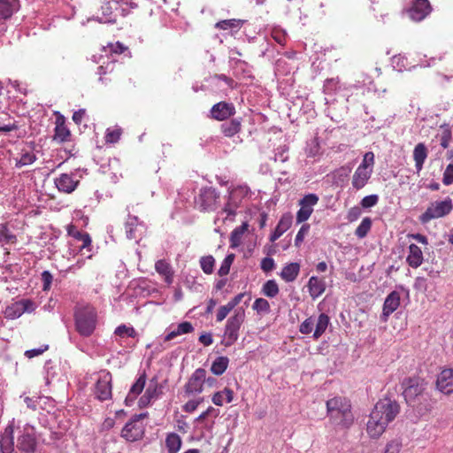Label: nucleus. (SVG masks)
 Masks as SVG:
<instances>
[{"label":"nucleus","mask_w":453,"mask_h":453,"mask_svg":"<svg viewBox=\"0 0 453 453\" xmlns=\"http://www.w3.org/2000/svg\"><path fill=\"white\" fill-rule=\"evenodd\" d=\"M400 411L399 404L389 398L380 400L374 406L367 422V433L372 438L380 437L388 424Z\"/></svg>","instance_id":"nucleus-1"},{"label":"nucleus","mask_w":453,"mask_h":453,"mask_svg":"<svg viewBox=\"0 0 453 453\" xmlns=\"http://www.w3.org/2000/svg\"><path fill=\"white\" fill-rule=\"evenodd\" d=\"M140 416H134L129 420L121 431V436L129 441L140 440L144 434V427L140 422Z\"/></svg>","instance_id":"nucleus-11"},{"label":"nucleus","mask_w":453,"mask_h":453,"mask_svg":"<svg viewBox=\"0 0 453 453\" xmlns=\"http://www.w3.org/2000/svg\"><path fill=\"white\" fill-rule=\"evenodd\" d=\"M42 289L47 291L50 288L53 276L49 271H43L42 273Z\"/></svg>","instance_id":"nucleus-62"},{"label":"nucleus","mask_w":453,"mask_h":453,"mask_svg":"<svg viewBox=\"0 0 453 453\" xmlns=\"http://www.w3.org/2000/svg\"><path fill=\"white\" fill-rule=\"evenodd\" d=\"M18 9V0H0V20L9 19Z\"/></svg>","instance_id":"nucleus-34"},{"label":"nucleus","mask_w":453,"mask_h":453,"mask_svg":"<svg viewBox=\"0 0 453 453\" xmlns=\"http://www.w3.org/2000/svg\"><path fill=\"white\" fill-rule=\"evenodd\" d=\"M211 113L212 118L223 120L234 113V107L232 104L220 102L212 106Z\"/></svg>","instance_id":"nucleus-24"},{"label":"nucleus","mask_w":453,"mask_h":453,"mask_svg":"<svg viewBox=\"0 0 453 453\" xmlns=\"http://www.w3.org/2000/svg\"><path fill=\"white\" fill-rule=\"evenodd\" d=\"M362 214V210L358 206L351 207L347 213L346 219L349 222H354L359 219Z\"/></svg>","instance_id":"nucleus-60"},{"label":"nucleus","mask_w":453,"mask_h":453,"mask_svg":"<svg viewBox=\"0 0 453 453\" xmlns=\"http://www.w3.org/2000/svg\"><path fill=\"white\" fill-rule=\"evenodd\" d=\"M162 394V386L159 384L157 377H153L145 389L144 394L140 397L139 406L143 408L149 406L153 401L157 400Z\"/></svg>","instance_id":"nucleus-14"},{"label":"nucleus","mask_w":453,"mask_h":453,"mask_svg":"<svg viewBox=\"0 0 453 453\" xmlns=\"http://www.w3.org/2000/svg\"><path fill=\"white\" fill-rule=\"evenodd\" d=\"M427 157V149L424 143H418L413 150V159L415 161V168L419 173Z\"/></svg>","instance_id":"nucleus-30"},{"label":"nucleus","mask_w":453,"mask_h":453,"mask_svg":"<svg viewBox=\"0 0 453 453\" xmlns=\"http://www.w3.org/2000/svg\"><path fill=\"white\" fill-rule=\"evenodd\" d=\"M120 130L119 129H107L105 134V142L108 143L117 142L120 138Z\"/></svg>","instance_id":"nucleus-58"},{"label":"nucleus","mask_w":453,"mask_h":453,"mask_svg":"<svg viewBox=\"0 0 453 453\" xmlns=\"http://www.w3.org/2000/svg\"><path fill=\"white\" fill-rule=\"evenodd\" d=\"M203 390V384L194 380L192 377L188 380L185 385V393L187 395L200 394Z\"/></svg>","instance_id":"nucleus-44"},{"label":"nucleus","mask_w":453,"mask_h":453,"mask_svg":"<svg viewBox=\"0 0 453 453\" xmlns=\"http://www.w3.org/2000/svg\"><path fill=\"white\" fill-rule=\"evenodd\" d=\"M327 416L330 422L342 429H347L353 424L354 417L349 400L342 397H334L326 401Z\"/></svg>","instance_id":"nucleus-4"},{"label":"nucleus","mask_w":453,"mask_h":453,"mask_svg":"<svg viewBox=\"0 0 453 453\" xmlns=\"http://www.w3.org/2000/svg\"><path fill=\"white\" fill-rule=\"evenodd\" d=\"M114 334L116 336L120 338H134L136 336V332L133 326H127L126 325H120L116 327Z\"/></svg>","instance_id":"nucleus-46"},{"label":"nucleus","mask_w":453,"mask_h":453,"mask_svg":"<svg viewBox=\"0 0 453 453\" xmlns=\"http://www.w3.org/2000/svg\"><path fill=\"white\" fill-rule=\"evenodd\" d=\"M182 444L181 438L175 433H170L165 438V446L168 453H178Z\"/></svg>","instance_id":"nucleus-36"},{"label":"nucleus","mask_w":453,"mask_h":453,"mask_svg":"<svg viewBox=\"0 0 453 453\" xmlns=\"http://www.w3.org/2000/svg\"><path fill=\"white\" fill-rule=\"evenodd\" d=\"M292 219L288 215H284L281 217L280 221L278 222L274 231L270 235V241L274 242L278 240L288 228L291 226Z\"/></svg>","instance_id":"nucleus-29"},{"label":"nucleus","mask_w":453,"mask_h":453,"mask_svg":"<svg viewBox=\"0 0 453 453\" xmlns=\"http://www.w3.org/2000/svg\"><path fill=\"white\" fill-rule=\"evenodd\" d=\"M67 233L70 236L73 237L75 240L81 242V243L78 246L81 255H86L84 250L90 251L91 247V238L87 233L81 232L75 226L69 225L67 226Z\"/></svg>","instance_id":"nucleus-19"},{"label":"nucleus","mask_w":453,"mask_h":453,"mask_svg":"<svg viewBox=\"0 0 453 453\" xmlns=\"http://www.w3.org/2000/svg\"><path fill=\"white\" fill-rule=\"evenodd\" d=\"M453 209L452 200L449 197L442 201L432 203L426 211L422 213L419 219L422 223H427L432 219L448 215Z\"/></svg>","instance_id":"nucleus-8"},{"label":"nucleus","mask_w":453,"mask_h":453,"mask_svg":"<svg viewBox=\"0 0 453 453\" xmlns=\"http://www.w3.org/2000/svg\"><path fill=\"white\" fill-rule=\"evenodd\" d=\"M75 329L80 335L88 337L97 325V312L91 305H78L74 311Z\"/></svg>","instance_id":"nucleus-5"},{"label":"nucleus","mask_w":453,"mask_h":453,"mask_svg":"<svg viewBox=\"0 0 453 453\" xmlns=\"http://www.w3.org/2000/svg\"><path fill=\"white\" fill-rule=\"evenodd\" d=\"M252 308L257 312L268 313L270 311V304L264 298H257L253 303Z\"/></svg>","instance_id":"nucleus-49"},{"label":"nucleus","mask_w":453,"mask_h":453,"mask_svg":"<svg viewBox=\"0 0 453 453\" xmlns=\"http://www.w3.org/2000/svg\"><path fill=\"white\" fill-rule=\"evenodd\" d=\"M203 398L193 399L188 401L182 407L183 411L188 413L194 412L199 404L203 402Z\"/></svg>","instance_id":"nucleus-57"},{"label":"nucleus","mask_w":453,"mask_h":453,"mask_svg":"<svg viewBox=\"0 0 453 453\" xmlns=\"http://www.w3.org/2000/svg\"><path fill=\"white\" fill-rule=\"evenodd\" d=\"M374 154L372 151L366 152L361 164L357 166L352 176V187L353 188L359 190L363 188L370 180L374 165Z\"/></svg>","instance_id":"nucleus-7"},{"label":"nucleus","mask_w":453,"mask_h":453,"mask_svg":"<svg viewBox=\"0 0 453 453\" xmlns=\"http://www.w3.org/2000/svg\"><path fill=\"white\" fill-rule=\"evenodd\" d=\"M247 229H248V224L243 223L242 226H240L233 230V232L231 233V237H230L232 247H236L240 244L242 237L243 234L247 231Z\"/></svg>","instance_id":"nucleus-42"},{"label":"nucleus","mask_w":453,"mask_h":453,"mask_svg":"<svg viewBox=\"0 0 453 453\" xmlns=\"http://www.w3.org/2000/svg\"><path fill=\"white\" fill-rule=\"evenodd\" d=\"M400 294L397 291H392L385 299L383 304L382 316L386 321L389 315H391L400 305Z\"/></svg>","instance_id":"nucleus-23"},{"label":"nucleus","mask_w":453,"mask_h":453,"mask_svg":"<svg viewBox=\"0 0 453 453\" xmlns=\"http://www.w3.org/2000/svg\"><path fill=\"white\" fill-rule=\"evenodd\" d=\"M17 448L24 453H33L36 449V439L33 428L25 427L18 437Z\"/></svg>","instance_id":"nucleus-15"},{"label":"nucleus","mask_w":453,"mask_h":453,"mask_svg":"<svg viewBox=\"0 0 453 453\" xmlns=\"http://www.w3.org/2000/svg\"><path fill=\"white\" fill-rule=\"evenodd\" d=\"M408 256L406 262L412 268H418L423 263V252L416 244H411L408 248Z\"/></svg>","instance_id":"nucleus-25"},{"label":"nucleus","mask_w":453,"mask_h":453,"mask_svg":"<svg viewBox=\"0 0 453 453\" xmlns=\"http://www.w3.org/2000/svg\"><path fill=\"white\" fill-rule=\"evenodd\" d=\"M36 304L30 299H21L8 305L4 311V316L8 319L19 318L25 312H33Z\"/></svg>","instance_id":"nucleus-10"},{"label":"nucleus","mask_w":453,"mask_h":453,"mask_svg":"<svg viewBox=\"0 0 453 453\" xmlns=\"http://www.w3.org/2000/svg\"><path fill=\"white\" fill-rule=\"evenodd\" d=\"M17 242L16 235L4 224H0V243L12 244Z\"/></svg>","instance_id":"nucleus-39"},{"label":"nucleus","mask_w":453,"mask_h":453,"mask_svg":"<svg viewBox=\"0 0 453 453\" xmlns=\"http://www.w3.org/2000/svg\"><path fill=\"white\" fill-rule=\"evenodd\" d=\"M94 394L100 401H105L111 397V374L109 372H101L95 386Z\"/></svg>","instance_id":"nucleus-12"},{"label":"nucleus","mask_w":453,"mask_h":453,"mask_svg":"<svg viewBox=\"0 0 453 453\" xmlns=\"http://www.w3.org/2000/svg\"><path fill=\"white\" fill-rule=\"evenodd\" d=\"M437 137L439 138L441 146L444 149L448 148L452 137L450 129L446 126L441 127V130L437 134Z\"/></svg>","instance_id":"nucleus-45"},{"label":"nucleus","mask_w":453,"mask_h":453,"mask_svg":"<svg viewBox=\"0 0 453 453\" xmlns=\"http://www.w3.org/2000/svg\"><path fill=\"white\" fill-rule=\"evenodd\" d=\"M260 265H261V269L264 272L268 273V272H271L274 268L275 263L272 257H265L262 259Z\"/></svg>","instance_id":"nucleus-63"},{"label":"nucleus","mask_w":453,"mask_h":453,"mask_svg":"<svg viewBox=\"0 0 453 453\" xmlns=\"http://www.w3.org/2000/svg\"><path fill=\"white\" fill-rule=\"evenodd\" d=\"M300 272V265L298 263H290L287 265H285L280 273V277L286 281V282H292L294 281Z\"/></svg>","instance_id":"nucleus-33"},{"label":"nucleus","mask_w":453,"mask_h":453,"mask_svg":"<svg viewBox=\"0 0 453 453\" xmlns=\"http://www.w3.org/2000/svg\"><path fill=\"white\" fill-rule=\"evenodd\" d=\"M379 196L377 195H369L365 196L361 202L360 204L363 208L368 209L375 206L378 203Z\"/></svg>","instance_id":"nucleus-53"},{"label":"nucleus","mask_w":453,"mask_h":453,"mask_svg":"<svg viewBox=\"0 0 453 453\" xmlns=\"http://www.w3.org/2000/svg\"><path fill=\"white\" fill-rule=\"evenodd\" d=\"M215 259L212 256H205L200 258V266L204 273L211 274L213 272Z\"/></svg>","instance_id":"nucleus-48"},{"label":"nucleus","mask_w":453,"mask_h":453,"mask_svg":"<svg viewBox=\"0 0 453 453\" xmlns=\"http://www.w3.org/2000/svg\"><path fill=\"white\" fill-rule=\"evenodd\" d=\"M193 331H194V327L190 322H188V321L181 322L177 326L176 328L169 331L165 335V342L172 341L173 339H174L175 337H177L179 335L189 334Z\"/></svg>","instance_id":"nucleus-31"},{"label":"nucleus","mask_w":453,"mask_h":453,"mask_svg":"<svg viewBox=\"0 0 453 453\" xmlns=\"http://www.w3.org/2000/svg\"><path fill=\"white\" fill-rule=\"evenodd\" d=\"M244 319V309L242 307L235 309L234 314L226 320L222 340L223 345L230 347L238 340L239 331Z\"/></svg>","instance_id":"nucleus-6"},{"label":"nucleus","mask_w":453,"mask_h":453,"mask_svg":"<svg viewBox=\"0 0 453 453\" xmlns=\"http://www.w3.org/2000/svg\"><path fill=\"white\" fill-rule=\"evenodd\" d=\"M251 196L252 192L246 184L231 187L228 190L227 201L222 211L218 213L214 223L218 224L220 220V217L224 214H226V217L222 219L223 221H233L237 214V210L246 206Z\"/></svg>","instance_id":"nucleus-3"},{"label":"nucleus","mask_w":453,"mask_h":453,"mask_svg":"<svg viewBox=\"0 0 453 453\" xmlns=\"http://www.w3.org/2000/svg\"><path fill=\"white\" fill-rule=\"evenodd\" d=\"M242 21L240 19H225L218 22L216 27L223 30H226L232 27H240Z\"/></svg>","instance_id":"nucleus-50"},{"label":"nucleus","mask_w":453,"mask_h":453,"mask_svg":"<svg viewBox=\"0 0 453 453\" xmlns=\"http://www.w3.org/2000/svg\"><path fill=\"white\" fill-rule=\"evenodd\" d=\"M15 449L14 445V428L13 424H9L0 439V450L1 453H13Z\"/></svg>","instance_id":"nucleus-21"},{"label":"nucleus","mask_w":453,"mask_h":453,"mask_svg":"<svg viewBox=\"0 0 453 453\" xmlns=\"http://www.w3.org/2000/svg\"><path fill=\"white\" fill-rule=\"evenodd\" d=\"M314 325L315 319L310 317L300 325L299 331L303 334H308L312 332Z\"/></svg>","instance_id":"nucleus-55"},{"label":"nucleus","mask_w":453,"mask_h":453,"mask_svg":"<svg viewBox=\"0 0 453 453\" xmlns=\"http://www.w3.org/2000/svg\"><path fill=\"white\" fill-rule=\"evenodd\" d=\"M127 50V48L119 42L116 43H111L106 48H104L105 52L114 53V54H121Z\"/></svg>","instance_id":"nucleus-54"},{"label":"nucleus","mask_w":453,"mask_h":453,"mask_svg":"<svg viewBox=\"0 0 453 453\" xmlns=\"http://www.w3.org/2000/svg\"><path fill=\"white\" fill-rule=\"evenodd\" d=\"M234 400V392L228 388L216 392L211 398L212 403L217 406H222L225 403H229Z\"/></svg>","instance_id":"nucleus-32"},{"label":"nucleus","mask_w":453,"mask_h":453,"mask_svg":"<svg viewBox=\"0 0 453 453\" xmlns=\"http://www.w3.org/2000/svg\"><path fill=\"white\" fill-rule=\"evenodd\" d=\"M70 135L69 130L65 125H58L55 128V139L64 142Z\"/></svg>","instance_id":"nucleus-51"},{"label":"nucleus","mask_w":453,"mask_h":453,"mask_svg":"<svg viewBox=\"0 0 453 453\" xmlns=\"http://www.w3.org/2000/svg\"><path fill=\"white\" fill-rule=\"evenodd\" d=\"M308 288L310 296L312 299H316L325 292L326 283L317 276H311L308 281Z\"/></svg>","instance_id":"nucleus-28"},{"label":"nucleus","mask_w":453,"mask_h":453,"mask_svg":"<svg viewBox=\"0 0 453 453\" xmlns=\"http://www.w3.org/2000/svg\"><path fill=\"white\" fill-rule=\"evenodd\" d=\"M232 310L233 309L227 303L225 304V305L220 306L218 309V311H217V314H216V320H217V322L223 321L227 317V315L229 314V312Z\"/></svg>","instance_id":"nucleus-61"},{"label":"nucleus","mask_w":453,"mask_h":453,"mask_svg":"<svg viewBox=\"0 0 453 453\" xmlns=\"http://www.w3.org/2000/svg\"><path fill=\"white\" fill-rule=\"evenodd\" d=\"M54 184L58 191L71 194L76 189L79 180L75 178V174L73 173H61L55 178Z\"/></svg>","instance_id":"nucleus-16"},{"label":"nucleus","mask_w":453,"mask_h":453,"mask_svg":"<svg viewBox=\"0 0 453 453\" xmlns=\"http://www.w3.org/2000/svg\"><path fill=\"white\" fill-rule=\"evenodd\" d=\"M125 229L128 239H136L143 234L145 225L143 222L140 221L136 216H131L129 214L125 223Z\"/></svg>","instance_id":"nucleus-17"},{"label":"nucleus","mask_w":453,"mask_h":453,"mask_svg":"<svg viewBox=\"0 0 453 453\" xmlns=\"http://www.w3.org/2000/svg\"><path fill=\"white\" fill-rule=\"evenodd\" d=\"M146 380V373L145 372H143L139 375L135 382L131 386L129 392L125 399V403L127 405H132L135 399L138 397V395H141V393L143 391L145 388Z\"/></svg>","instance_id":"nucleus-22"},{"label":"nucleus","mask_w":453,"mask_h":453,"mask_svg":"<svg viewBox=\"0 0 453 453\" xmlns=\"http://www.w3.org/2000/svg\"><path fill=\"white\" fill-rule=\"evenodd\" d=\"M328 325L329 317L325 313H321L315 321L313 338L316 340L319 339L326 332Z\"/></svg>","instance_id":"nucleus-37"},{"label":"nucleus","mask_w":453,"mask_h":453,"mask_svg":"<svg viewBox=\"0 0 453 453\" xmlns=\"http://www.w3.org/2000/svg\"><path fill=\"white\" fill-rule=\"evenodd\" d=\"M229 359L226 357H218L211 364V371L215 375L223 374L228 367Z\"/></svg>","instance_id":"nucleus-38"},{"label":"nucleus","mask_w":453,"mask_h":453,"mask_svg":"<svg viewBox=\"0 0 453 453\" xmlns=\"http://www.w3.org/2000/svg\"><path fill=\"white\" fill-rule=\"evenodd\" d=\"M372 221L371 218L365 217L362 219L359 226L357 227L355 231V234L357 238L363 239L365 238L369 231L371 230Z\"/></svg>","instance_id":"nucleus-41"},{"label":"nucleus","mask_w":453,"mask_h":453,"mask_svg":"<svg viewBox=\"0 0 453 453\" xmlns=\"http://www.w3.org/2000/svg\"><path fill=\"white\" fill-rule=\"evenodd\" d=\"M339 88H341L340 81L338 78H332L326 80L323 91L326 95H331L335 93Z\"/></svg>","instance_id":"nucleus-47"},{"label":"nucleus","mask_w":453,"mask_h":453,"mask_svg":"<svg viewBox=\"0 0 453 453\" xmlns=\"http://www.w3.org/2000/svg\"><path fill=\"white\" fill-rule=\"evenodd\" d=\"M241 129L240 120L234 119L229 122L222 124V131L226 136L231 137L236 134Z\"/></svg>","instance_id":"nucleus-40"},{"label":"nucleus","mask_w":453,"mask_h":453,"mask_svg":"<svg viewBox=\"0 0 453 453\" xmlns=\"http://www.w3.org/2000/svg\"><path fill=\"white\" fill-rule=\"evenodd\" d=\"M431 12L428 0H414L409 10L410 17L414 21L423 20Z\"/></svg>","instance_id":"nucleus-18"},{"label":"nucleus","mask_w":453,"mask_h":453,"mask_svg":"<svg viewBox=\"0 0 453 453\" xmlns=\"http://www.w3.org/2000/svg\"><path fill=\"white\" fill-rule=\"evenodd\" d=\"M319 202V196L316 194L305 195L300 201V209L296 213V222L303 223L306 221L313 212V206Z\"/></svg>","instance_id":"nucleus-13"},{"label":"nucleus","mask_w":453,"mask_h":453,"mask_svg":"<svg viewBox=\"0 0 453 453\" xmlns=\"http://www.w3.org/2000/svg\"><path fill=\"white\" fill-rule=\"evenodd\" d=\"M406 58L404 57H394L393 58V65L394 67L397 69L399 72H403L404 70L411 71V69H414L416 65H413L411 67H407L405 65Z\"/></svg>","instance_id":"nucleus-52"},{"label":"nucleus","mask_w":453,"mask_h":453,"mask_svg":"<svg viewBox=\"0 0 453 453\" xmlns=\"http://www.w3.org/2000/svg\"><path fill=\"white\" fill-rule=\"evenodd\" d=\"M437 388L443 394L453 392V369L448 368L442 370L437 377Z\"/></svg>","instance_id":"nucleus-20"},{"label":"nucleus","mask_w":453,"mask_h":453,"mask_svg":"<svg viewBox=\"0 0 453 453\" xmlns=\"http://www.w3.org/2000/svg\"><path fill=\"white\" fill-rule=\"evenodd\" d=\"M155 270L164 277L165 281L170 285L173 281V271L171 265L165 259L157 260L155 264Z\"/></svg>","instance_id":"nucleus-27"},{"label":"nucleus","mask_w":453,"mask_h":453,"mask_svg":"<svg viewBox=\"0 0 453 453\" xmlns=\"http://www.w3.org/2000/svg\"><path fill=\"white\" fill-rule=\"evenodd\" d=\"M427 383L419 377L406 378L402 382L403 395L406 403L415 408L420 415L429 412L433 401L426 392Z\"/></svg>","instance_id":"nucleus-2"},{"label":"nucleus","mask_w":453,"mask_h":453,"mask_svg":"<svg viewBox=\"0 0 453 453\" xmlns=\"http://www.w3.org/2000/svg\"><path fill=\"white\" fill-rule=\"evenodd\" d=\"M262 292L267 297L273 298L279 293L278 284L274 280H269L264 284Z\"/></svg>","instance_id":"nucleus-43"},{"label":"nucleus","mask_w":453,"mask_h":453,"mask_svg":"<svg viewBox=\"0 0 453 453\" xmlns=\"http://www.w3.org/2000/svg\"><path fill=\"white\" fill-rule=\"evenodd\" d=\"M402 448V441L399 439H394L388 442L384 453H399Z\"/></svg>","instance_id":"nucleus-56"},{"label":"nucleus","mask_w":453,"mask_h":453,"mask_svg":"<svg viewBox=\"0 0 453 453\" xmlns=\"http://www.w3.org/2000/svg\"><path fill=\"white\" fill-rule=\"evenodd\" d=\"M219 193L212 187L202 188L196 198V206L201 211H211L218 208Z\"/></svg>","instance_id":"nucleus-9"},{"label":"nucleus","mask_w":453,"mask_h":453,"mask_svg":"<svg viewBox=\"0 0 453 453\" xmlns=\"http://www.w3.org/2000/svg\"><path fill=\"white\" fill-rule=\"evenodd\" d=\"M442 183L446 186H449L453 183V164H449L442 176Z\"/></svg>","instance_id":"nucleus-59"},{"label":"nucleus","mask_w":453,"mask_h":453,"mask_svg":"<svg viewBox=\"0 0 453 453\" xmlns=\"http://www.w3.org/2000/svg\"><path fill=\"white\" fill-rule=\"evenodd\" d=\"M100 12H101V16L93 17V18H91V19L96 20L99 23H104V24H113L116 22V18H115V15L113 14L112 7H111L110 2L104 3V4L101 6ZM89 20H90V19H88L87 21H89Z\"/></svg>","instance_id":"nucleus-26"},{"label":"nucleus","mask_w":453,"mask_h":453,"mask_svg":"<svg viewBox=\"0 0 453 453\" xmlns=\"http://www.w3.org/2000/svg\"><path fill=\"white\" fill-rule=\"evenodd\" d=\"M47 349H48V345H44V346H42V347L36 348V349H28L25 352V356L27 358H33L35 357L40 356Z\"/></svg>","instance_id":"nucleus-64"},{"label":"nucleus","mask_w":453,"mask_h":453,"mask_svg":"<svg viewBox=\"0 0 453 453\" xmlns=\"http://www.w3.org/2000/svg\"><path fill=\"white\" fill-rule=\"evenodd\" d=\"M36 156L32 150H22L20 157L15 158V166L21 168L23 166L30 165L36 160Z\"/></svg>","instance_id":"nucleus-35"}]
</instances>
